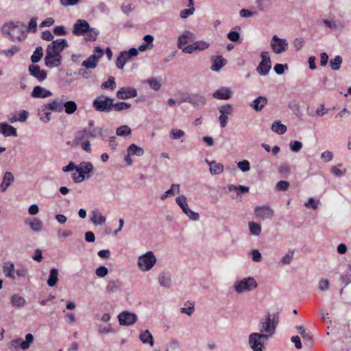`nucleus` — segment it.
<instances>
[{"instance_id":"obj_17","label":"nucleus","mask_w":351,"mask_h":351,"mask_svg":"<svg viewBox=\"0 0 351 351\" xmlns=\"http://www.w3.org/2000/svg\"><path fill=\"white\" fill-rule=\"evenodd\" d=\"M28 71L29 75L36 78L39 82H43L47 78V71L41 69L38 64H32L29 65Z\"/></svg>"},{"instance_id":"obj_30","label":"nucleus","mask_w":351,"mask_h":351,"mask_svg":"<svg viewBox=\"0 0 351 351\" xmlns=\"http://www.w3.org/2000/svg\"><path fill=\"white\" fill-rule=\"evenodd\" d=\"M206 162L210 166V172L212 175H219L223 171V165L215 161H209L206 159Z\"/></svg>"},{"instance_id":"obj_18","label":"nucleus","mask_w":351,"mask_h":351,"mask_svg":"<svg viewBox=\"0 0 351 351\" xmlns=\"http://www.w3.org/2000/svg\"><path fill=\"white\" fill-rule=\"evenodd\" d=\"M45 64L47 67L50 69L58 67L62 64V56H58L50 51H46Z\"/></svg>"},{"instance_id":"obj_25","label":"nucleus","mask_w":351,"mask_h":351,"mask_svg":"<svg viewBox=\"0 0 351 351\" xmlns=\"http://www.w3.org/2000/svg\"><path fill=\"white\" fill-rule=\"evenodd\" d=\"M232 95V92L229 88L223 87L217 90L213 94V97L217 99L227 100Z\"/></svg>"},{"instance_id":"obj_49","label":"nucleus","mask_w":351,"mask_h":351,"mask_svg":"<svg viewBox=\"0 0 351 351\" xmlns=\"http://www.w3.org/2000/svg\"><path fill=\"white\" fill-rule=\"evenodd\" d=\"M249 229L250 234L253 236H258L261 232V226L260 224L254 222L250 221L249 223Z\"/></svg>"},{"instance_id":"obj_61","label":"nucleus","mask_w":351,"mask_h":351,"mask_svg":"<svg viewBox=\"0 0 351 351\" xmlns=\"http://www.w3.org/2000/svg\"><path fill=\"white\" fill-rule=\"evenodd\" d=\"M184 135V132L180 129H172L170 132V138L173 140L180 139Z\"/></svg>"},{"instance_id":"obj_29","label":"nucleus","mask_w":351,"mask_h":351,"mask_svg":"<svg viewBox=\"0 0 351 351\" xmlns=\"http://www.w3.org/2000/svg\"><path fill=\"white\" fill-rule=\"evenodd\" d=\"M1 134L5 137L17 136L16 129L8 123H1Z\"/></svg>"},{"instance_id":"obj_37","label":"nucleus","mask_w":351,"mask_h":351,"mask_svg":"<svg viewBox=\"0 0 351 351\" xmlns=\"http://www.w3.org/2000/svg\"><path fill=\"white\" fill-rule=\"evenodd\" d=\"M158 282L160 286L169 288L171 286V278L169 273L162 272L158 276Z\"/></svg>"},{"instance_id":"obj_45","label":"nucleus","mask_w":351,"mask_h":351,"mask_svg":"<svg viewBox=\"0 0 351 351\" xmlns=\"http://www.w3.org/2000/svg\"><path fill=\"white\" fill-rule=\"evenodd\" d=\"M228 189L229 191H236V193L238 195L247 193L250 190V188L248 186H243V185L235 186L234 184H229L228 186Z\"/></svg>"},{"instance_id":"obj_20","label":"nucleus","mask_w":351,"mask_h":351,"mask_svg":"<svg viewBox=\"0 0 351 351\" xmlns=\"http://www.w3.org/2000/svg\"><path fill=\"white\" fill-rule=\"evenodd\" d=\"M111 132V130L99 127L87 128V137L96 138L97 136H100L102 140L106 141L108 135Z\"/></svg>"},{"instance_id":"obj_23","label":"nucleus","mask_w":351,"mask_h":351,"mask_svg":"<svg viewBox=\"0 0 351 351\" xmlns=\"http://www.w3.org/2000/svg\"><path fill=\"white\" fill-rule=\"evenodd\" d=\"M52 95V93L46 88L36 86L31 93V96L34 98H47Z\"/></svg>"},{"instance_id":"obj_16","label":"nucleus","mask_w":351,"mask_h":351,"mask_svg":"<svg viewBox=\"0 0 351 351\" xmlns=\"http://www.w3.org/2000/svg\"><path fill=\"white\" fill-rule=\"evenodd\" d=\"M220 115L219 117L220 125L222 128H225L228 123V115H230L233 112V108L230 104H226L219 108Z\"/></svg>"},{"instance_id":"obj_62","label":"nucleus","mask_w":351,"mask_h":351,"mask_svg":"<svg viewBox=\"0 0 351 351\" xmlns=\"http://www.w3.org/2000/svg\"><path fill=\"white\" fill-rule=\"evenodd\" d=\"M19 51V47L16 45H12L10 49L8 50L1 51V53H3L8 58H11Z\"/></svg>"},{"instance_id":"obj_41","label":"nucleus","mask_w":351,"mask_h":351,"mask_svg":"<svg viewBox=\"0 0 351 351\" xmlns=\"http://www.w3.org/2000/svg\"><path fill=\"white\" fill-rule=\"evenodd\" d=\"M58 271L56 268H52L49 271V278L47 280V285L49 287H53L56 285L58 280Z\"/></svg>"},{"instance_id":"obj_10","label":"nucleus","mask_w":351,"mask_h":351,"mask_svg":"<svg viewBox=\"0 0 351 351\" xmlns=\"http://www.w3.org/2000/svg\"><path fill=\"white\" fill-rule=\"evenodd\" d=\"M261 61L256 68L257 73L262 75H267L271 69V61L268 51H262L261 53Z\"/></svg>"},{"instance_id":"obj_47","label":"nucleus","mask_w":351,"mask_h":351,"mask_svg":"<svg viewBox=\"0 0 351 351\" xmlns=\"http://www.w3.org/2000/svg\"><path fill=\"white\" fill-rule=\"evenodd\" d=\"M34 341V336L31 333H28L25 335V340H23L21 339L20 340V348L23 350H25L29 348L30 344Z\"/></svg>"},{"instance_id":"obj_56","label":"nucleus","mask_w":351,"mask_h":351,"mask_svg":"<svg viewBox=\"0 0 351 351\" xmlns=\"http://www.w3.org/2000/svg\"><path fill=\"white\" fill-rule=\"evenodd\" d=\"M131 107V104L130 103H127L125 101H120L116 104L113 103L112 109L116 111H122L124 110H127Z\"/></svg>"},{"instance_id":"obj_58","label":"nucleus","mask_w":351,"mask_h":351,"mask_svg":"<svg viewBox=\"0 0 351 351\" xmlns=\"http://www.w3.org/2000/svg\"><path fill=\"white\" fill-rule=\"evenodd\" d=\"M115 86H116L115 79L114 77L110 76L108 77V79L106 82H104L101 84V88L102 89L110 88L111 90H113L115 88Z\"/></svg>"},{"instance_id":"obj_19","label":"nucleus","mask_w":351,"mask_h":351,"mask_svg":"<svg viewBox=\"0 0 351 351\" xmlns=\"http://www.w3.org/2000/svg\"><path fill=\"white\" fill-rule=\"evenodd\" d=\"M254 214L257 218L265 220L271 219L274 216V211L268 206H256L254 210Z\"/></svg>"},{"instance_id":"obj_27","label":"nucleus","mask_w":351,"mask_h":351,"mask_svg":"<svg viewBox=\"0 0 351 351\" xmlns=\"http://www.w3.org/2000/svg\"><path fill=\"white\" fill-rule=\"evenodd\" d=\"M267 99L263 96H259L253 100L250 106L255 111L259 112L263 110V108L267 105Z\"/></svg>"},{"instance_id":"obj_8","label":"nucleus","mask_w":351,"mask_h":351,"mask_svg":"<svg viewBox=\"0 0 351 351\" xmlns=\"http://www.w3.org/2000/svg\"><path fill=\"white\" fill-rule=\"evenodd\" d=\"M177 204L180 207L182 212L193 221H197L199 219L198 213L194 212L189 208L187 199L184 195H181L176 199Z\"/></svg>"},{"instance_id":"obj_31","label":"nucleus","mask_w":351,"mask_h":351,"mask_svg":"<svg viewBox=\"0 0 351 351\" xmlns=\"http://www.w3.org/2000/svg\"><path fill=\"white\" fill-rule=\"evenodd\" d=\"M241 27L239 26H235L228 33V38L232 42H238L241 43L242 42V39L241 38V35L239 33Z\"/></svg>"},{"instance_id":"obj_7","label":"nucleus","mask_w":351,"mask_h":351,"mask_svg":"<svg viewBox=\"0 0 351 351\" xmlns=\"http://www.w3.org/2000/svg\"><path fill=\"white\" fill-rule=\"evenodd\" d=\"M180 102H187L195 107H202L206 104V99L199 93H186L182 96Z\"/></svg>"},{"instance_id":"obj_53","label":"nucleus","mask_w":351,"mask_h":351,"mask_svg":"<svg viewBox=\"0 0 351 351\" xmlns=\"http://www.w3.org/2000/svg\"><path fill=\"white\" fill-rule=\"evenodd\" d=\"M342 58L340 56H335V58H332L330 60V66L332 70L337 71L340 69L341 65L342 64Z\"/></svg>"},{"instance_id":"obj_4","label":"nucleus","mask_w":351,"mask_h":351,"mask_svg":"<svg viewBox=\"0 0 351 351\" xmlns=\"http://www.w3.org/2000/svg\"><path fill=\"white\" fill-rule=\"evenodd\" d=\"M269 339L264 336L263 333L253 332L249 335V345L253 351H263L265 349V343Z\"/></svg>"},{"instance_id":"obj_64","label":"nucleus","mask_w":351,"mask_h":351,"mask_svg":"<svg viewBox=\"0 0 351 351\" xmlns=\"http://www.w3.org/2000/svg\"><path fill=\"white\" fill-rule=\"evenodd\" d=\"M289 147L292 152H298L302 149V143L299 141H291L289 143Z\"/></svg>"},{"instance_id":"obj_52","label":"nucleus","mask_w":351,"mask_h":351,"mask_svg":"<svg viewBox=\"0 0 351 351\" xmlns=\"http://www.w3.org/2000/svg\"><path fill=\"white\" fill-rule=\"evenodd\" d=\"M131 133L132 130L130 128L125 125L118 127L116 130V134L122 137L129 136Z\"/></svg>"},{"instance_id":"obj_28","label":"nucleus","mask_w":351,"mask_h":351,"mask_svg":"<svg viewBox=\"0 0 351 351\" xmlns=\"http://www.w3.org/2000/svg\"><path fill=\"white\" fill-rule=\"evenodd\" d=\"M93 171V166L90 162H82L77 165V172L83 176H88V174Z\"/></svg>"},{"instance_id":"obj_5","label":"nucleus","mask_w":351,"mask_h":351,"mask_svg":"<svg viewBox=\"0 0 351 351\" xmlns=\"http://www.w3.org/2000/svg\"><path fill=\"white\" fill-rule=\"evenodd\" d=\"M258 287V284L252 277L245 278L241 280L236 281L234 288L237 293L245 291H250Z\"/></svg>"},{"instance_id":"obj_34","label":"nucleus","mask_w":351,"mask_h":351,"mask_svg":"<svg viewBox=\"0 0 351 351\" xmlns=\"http://www.w3.org/2000/svg\"><path fill=\"white\" fill-rule=\"evenodd\" d=\"M276 0H255L258 10L261 12L267 11Z\"/></svg>"},{"instance_id":"obj_43","label":"nucleus","mask_w":351,"mask_h":351,"mask_svg":"<svg viewBox=\"0 0 351 351\" xmlns=\"http://www.w3.org/2000/svg\"><path fill=\"white\" fill-rule=\"evenodd\" d=\"M99 34V32L97 29L95 27H89V30L86 32L84 36V39L86 41H95L97 38V36Z\"/></svg>"},{"instance_id":"obj_12","label":"nucleus","mask_w":351,"mask_h":351,"mask_svg":"<svg viewBox=\"0 0 351 351\" xmlns=\"http://www.w3.org/2000/svg\"><path fill=\"white\" fill-rule=\"evenodd\" d=\"M270 45L273 51L276 54L285 51L288 48L287 40L280 38L276 35L273 36Z\"/></svg>"},{"instance_id":"obj_11","label":"nucleus","mask_w":351,"mask_h":351,"mask_svg":"<svg viewBox=\"0 0 351 351\" xmlns=\"http://www.w3.org/2000/svg\"><path fill=\"white\" fill-rule=\"evenodd\" d=\"M68 42L64 38H58L53 40L48 45L46 51H50L56 56H62L61 52L68 47Z\"/></svg>"},{"instance_id":"obj_24","label":"nucleus","mask_w":351,"mask_h":351,"mask_svg":"<svg viewBox=\"0 0 351 351\" xmlns=\"http://www.w3.org/2000/svg\"><path fill=\"white\" fill-rule=\"evenodd\" d=\"M195 36L193 33L190 31H184L181 36L178 37L177 46L179 49L182 48L189 41H193Z\"/></svg>"},{"instance_id":"obj_40","label":"nucleus","mask_w":351,"mask_h":351,"mask_svg":"<svg viewBox=\"0 0 351 351\" xmlns=\"http://www.w3.org/2000/svg\"><path fill=\"white\" fill-rule=\"evenodd\" d=\"M106 217L99 213L98 210H93L92 212V217L90 221L95 225L103 224L106 222Z\"/></svg>"},{"instance_id":"obj_26","label":"nucleus","mask_w":351,"mask_h":351,"mask_svg":"<svg viewBox=\"0 0 351 351\" xmlns=\"http://www.w3.org/2000/svg\"><path fill=\"white\" fill-rule=\"evenodd\" d=\"M15 265L12 262H5L3 265V271L5 277L10 278L11 280H15Z\"/></svg>"},{"instance_id":"obj_3","label":"nucleus","mask_w":351,"mask_h":351,"mask_svg":"<svg viewBox=\"0 0 351 351\" xmlns=\"http://www.w3.org/2000/svg\"><path fill=\"white\" fill-rule=\"evenodd\" d=\"M114 99L105 95L98 96L93 101V107L97 112H110L112 110Z\"/></svg>"},{"instance_id":"obj_14","label":"nucleus","mask_w":351,"mask_h":351,"mask_svg":"<svg viewBox=\"0 0 351 351\" xmlns=\"http://www.w3.org/2000/svg\"><path fill=\"white\" fill-rule=\"evenodd\" d=\"M119 324L121 326H131L136 322L137 315L129 311H123L118 315Z\"/></svg>"},{"instance_id":"obj_36","label":"nucleus","mask_w":351,"mask_h":351,"mask_svg":"<svg viewBox=\"0 0 351 351\" xmlns=\"http://www.w3.org/2000/svg\"><path fill=\"white\" fill-rule=\"evenodd\" d=\"M295 328L297 329L300 335L302 336L304 341H306V343H308L309 346L311 345L313 343L312 335L310 332H306L305 328L302 326H297Z\"/></svg>"},{"instance_id":"obj_9","label":"nucleus","mask_w":351,"mask_h":351,"mask_svg":"<svg viewBox=\"0 0 351 351\" xmlns=\"http://www.w3.org/2000/svg\"><path fill=\"white\" fill-rule=\"evenodd\" d=\"M138 53L137 49L134 47H132L128 51H121L116 60V66L119 69H123L126 62L130 61L132 58L136 57Z\"/></svg>"},{"instance_id":"obj_54","label":"nucleus","mask_w":351,"mask_h":351,"mask_svg":"<svg viewBox=\"0 0 351 351\" xmlns=\"http://www.w3.org/2000/svg\"><path fill=\"white\" fill-rule=\"evenodd\" d=\"M120 282L118 280H110L106 286V291L108 293L116 292L120 287Z\"/></svg>"},{"instance_id":"obj_48","label":"nucleus","mask_w":351,"mask_h":351,"mask_svg":"<svg viewBox=\"0 0 351 351\" xmlns=\"http://www.w3.org/2000/svg\"><path fill=\"white\" fill-rule=\"evenodd\" d=\"M11 303L14 306L22 307L25 304L26 301L24 298L14 294L11 297Z\"/></svg>"},{"instance_id":"obj_46","label":"nucleus","mask_w":351,"mask_h":351,"mask_svg":"<svg viewBox=\"0 0 351 351\" xmlns=\"http://www.w3.org/2000/svg\"><path fill=\"white\" fill-rule=\"evenodd\" d=\"M43 56V47L40 46L37 47L35 49L33 54L31 56V61L33 64H36L41 60Z\"/></svg>"},{"instance_id":"obj_50","label":"nucleus","mask_w":351,"mask_h":351,"mask_svg":"<svg viewBox=\"0 0 351 351\" xmlns=\"http://www.w3.org/2000/svg\"><path fill=\"white\" fill-rule=\"evenodd\" d=\"M149 86V87L155 90L158 91L161 87V82L156 77H150L145 81Z\"/></svg>"},{"instance_id":"obj_35","label":"nucleus","mask_w":351,"mask_h":351,"mask_svg":"<svg viewBox=\"0 0 351 351\" xmlns=\"http://www.w3.org/2000/svg\"><path fill=\"white\" fill-rule=\"evenodd\" d=\"M67 98L65 96V100L64 101V111L68 114H73L77 109V106L75 101L73 100H66Z\"/></svg>"},{"instance_id":"obj_55","label":"nucleus","mask_w":351,"mask_h":351,"mask_svg":"<svg viewBox=\"0 0 351 351\" xmlns=\"http://www.w3.org/2000/svg\"><path fill=\"white\" fill-rule=\"evenodd\" d=\"M37 31V17L31 18L29 21L28 26L26 27V34L27 32L35 33Z\"/></svg>"},{"instance_id":"obj_63","label":"nucleus","mask_w":351,"mask_h":351,"mask_svg":"<svg viewBox=\"0 0 351 351\" xmlns=\"http://www.w3.org/2000/svg\"><path fill=\"white\" fill-rule=\"evenodd\" d=\"M238 168L243 172H247L250 169V162L247 160H243L237 163Z\"/></svg>"},{"instance_id":"obj_44","label":"nucleus","mask_w":351,"mask_h":351,"mask_svg":"<svg viewBox=\"0 0 351 351\" xmlns=\"http://www.w3.org/2000/svg\"><path fill=\"white\" fill-rule=\"evenodd\" d=\"M127 153L131 155H135L136 156H141L144 154V150L143 148L133 143L128 147Z\"/></svg>"},{"instance_id":"obj_32","label":"nucleus","mask_w":351,"mask_h":351,"mask_svg":"<svg viewBox=\"0 0 351 351\" xmlns=\"http://www.w3.org/2000/svg\"><path fill=\"white\" fill-rule=\"evenodd\" d=\"M14 180V177L13 174L10 171L5 172L3 178V181L1 182V192L5 191Z\"/></svg>"},{"instance_id":"obj_33","label":"nucleus","mask_w":351,"mask_h":351,"mask_svg":"<svg viewBox=\"0 0 351 351\" xmlns=\"http://www.w3.org/2000/svg\"><path fill=\"white\" fill-rule=\"evenodd\" d=\"M139 339L143 343L149 344L151 346H154V337L152 333L148 330L142 331L139 335Z\"/></svg>"},{"instance_id":"obj_21","label":"nucleus","mask_w":351,"mask_h":351,"mask_svg":"<svg viewBox=\"0 0 351 351\" xmlns=\"http://www.w3.org/2000/svg\"><path fill=\"white\" fill-rule=\"evenodd\" d=\"M65 96L62 95L60 97L53 99L51 102L46 104V108L56 112H62L64 110V101Z\"/></svg>"},{"instance_id":"obj_51","label":"nucleus","mask_w":351,"mask_h":351,"mask_svg":"<svg viewBox=\"0 0 351 351\" xmlns=\"http://www.w3.org/2000/svg\"><path fill=\"white\" fill-rule=\"evenodd\" d=\"M29 225L31 229L34 232H39L43 227V223L38 218H34L31 221L29 222Z\"/></svg>"},{"instance_id":"obj_39","label":"nucleus","mask_w":351,"mask_h":351,"mask_svg":"<svg viewBox=\"0 0 351 351\" xmlns=\"http://www.w3.org/2000/svg\"><path fill=\"white\" fill-rule=\"evenodd\" d=\"M271 129L273 132L280 135L284 134L287 132V126L279 121H274L271 125Z\"/></svg>"},{"instance_id":"obj_13","label":"nucleus","mask_w":351,"mask_h":351,"mask_svg":"<svg viewBox=\"0 0 351 351\" xmlns=\"http://www.w3.org/2000/svg\"><path fill=\"white\" fill-rule=\"evenodd\" d=\"M90 25L84 19H77L73 26L72 33L77 36H85L89 30Z\"/></svg>"},{"instance_id":"obj_22","label":"nucleus","mask_w":351,"mask_h":351,"mask_svg":"<svg viewBox=\"0 0 351 351\" xmlns=\"http://www.w3.org/2000/svg\"><path fill=\"white\" fill-rule=\"evenodd\" d=\"M211 70L219 71L226 64L227 60L222 56H216L211 58Z\"/></svg>"},{"instance_id":"obj_42","label":"nucleus","mask_w":351,"mask_h":351,"mask_svg":"<svg viewBox=\"0 0 351 351\" xmlns=\"http://www.w3.org/2000/svg\"><path fill=\"white\" fill-rule=\"evenodd\" d=\"M98 60L95 56L90 55L86 60L82 62V66L86 69H95L97 66Z\"/></svg>"},{"instance_id":"obj_38","label":"nucleus","mask_w":351,"mask_h":351,"mask_svg":"<svg viewBox=\"0 0 351 351\" xmlns=\"http://www.w3.org/2000/svg\"><path fill=\"white\" fill-rule=\"evenodd\" d=\"M38 116L40 119L45 123H48L51 120V112L49 109L46 108V104L43 105L42 108L38 110Z\"/></svg>"},{"instance_id":"obj_2","label":"nucleus","mask_w":351,"mask_h":351,"mask_svg":"<svg viewBox=\"0 0 351 351\" xmlns=\"http://www.w3.org/2000/svg\"><path fill=\"white\" fill-rule=\"evenodd\" d=\"M1 32L7 34L12 41H21L26 37V25L20 21L11 22L5 24L1 27Z\"/></svg>"},{"instance_id":"obj_15","label":"nucleus","mask_w":351,"mask_h":351,"mask_svg":"<svg viewBox=\"0 0 351 351\" xmlns=\"http://www.w3.org/2000/svg\"><path fill=\"white\" fill-rule=\"evenodd\" d=\"M119 99L126 100L137 96V90L134 87L126 86L120 88L116 94Z\"/></svg>"},{"instance_id":"obj_1","label":"nucleus","mask_w":351,"mask_h":351,"mask_svg":"<svg viewBox=\"0 0 351 351\" xmlns=\"http://www.w3.org/2000/svg\"><path fill=\"white\" fill-rule=\"evenodd\" d=\"M280 313L278 312L271 314L267 312L261 317L258 324V333H263L267 339L271 338L276 332L279 323Z\"/></svg>"},{"instance_id":"obj_6","label":"nucleus","mask_w":351,"mask_h":351,"mask_svg":"<svg viewBox=\"0 0 351 351\" xmlns=\"http://www.w3.org/2000/svg\"><path fill=\"white\" fill-rule=\"evenodd\" d=\"M156 263V258L153 252L149 251L141 256L138 260V266L143 271H149Z\"/></svg>"},{"instance_id":"obj_60","label":"nucleus","mask_w":351,"mask_h":351,"mask_svg":"<svg viewBox=\"0 0 351 351\" xmlns=\"http://www.w3.org/2000/svg\"><path fill=\"white\" fill-rule=\"evenodd\" d=\"M15 274L19 278H25L28 274V269L23 265H17L15 269Z\"/></svg>"},{"instance_id":"obj_57","label":"nucleus","mask_w":351,"mask_h":351,"mask_svg":"<svg viewBox=\"0 0 351 351\" xmlns=\"http://www.w3.org/2000/svg\"><path fill=\"white\" fill-rule=\"evenodd\" d=\"M293 255L294 250H289L288 252L280 259V263L283 265H289L293 258Z\"/></svg>"},{"instance_id":"obj_59","label":"nucleus","mask_w":351,"mask_h":351,"mask_svg":"<svg viewBox=\"0 0 351 351\" xmlns=\"http://www.w3.org/2000/svg\"><path fill=\"white\" fill-rule=\"evenodd\" d=\"M177 189L178 191H179V189H180V185L179 184H173L171 186V188L169 189H168L167 191H166L160 197V199L164 200L167 197H169V196H173L174 195V189Z\"/></svg>"}]
</instances>
